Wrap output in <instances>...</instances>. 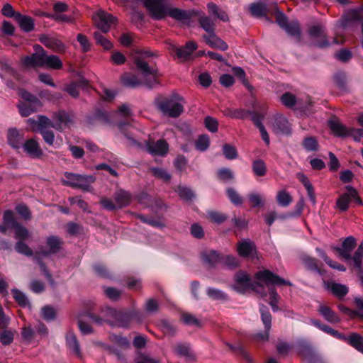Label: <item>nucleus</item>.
<instances>
[{"label":"nucleus","instance_id":"dca6fc26","mask_svg":"<svg viewBox=\"0 0 363 363\" xmlns=\"http://www.w3.org/2000/svg\"><path fill=\"white\" fill-rule=\"evenodd\" d=\"M146 150L152 155L164 156L169 151V145L163 139L156 142L149 140L146 143Z\"/></svg>","mask_w":363,"mask_h":363},{"label":"nucleus","instance_id":"aec40b11","mask_svg":"<svg viewBox=\"0 0 363 363\" xmlns=\"http://www.w3.org/2000/svg\"><path fill=\"white\" fill-rule=\"evenodd\" d=\"M273 130L276 134L290 135L291 128L289 122L285 117L279 116L275 118L274 123H273Z\"/></svg>","mask_w":363,"mask_h":363},{"label":"nucleus","instance_id":"423d86ee","mask_svg":"<svg viewBox=\"0 0 363 363\" xmlns=\"http://www.w3.org/2000/svg\"><path fill=\"white\" fill-rule=\"evenodd\" d=\"M345 190L346 191L338 197L335 203V208L340 212L347 211L350 204L352 201L358 206L362 204V201L359 196L357 191L353 186H346Z\"/></svg>","mask_w":363,"mask_h":363},{"label":"nucleus","instance_id":"3c124183","mask_svg":"<svg viewBox=\"0 0 363 363\" xmlns=\"http://www.w3.org/2000/svg\"><path fill=\"white\" fill-rule=\"evenodd\" d=\"M227 196L230 201L235 206H241L243 200L238 191L232 187H229L226 190Z\"/></svg>","mask_w":363,"mask_h":363},{"label":"nucleus","instance_id":"a18cd8bd","mask_svg":"<svg viewBox=\"0 0 363 363\" xmlns=\"http://www.w3.org/2000/svg\"><path fill=\"white\" fill-rule=\"evenodd\" d=\"M206 294L212 300L223 301L228 299V296L225 292L216 288L208 287L206 289Z\"/></svg>","mask_w":363,"mask_h":363},{"label":"nucleus","instance_id":"2f4dec72","mask_svg":"<svg viewBox=\"0 0 363 363\" xmlns=\"http://www.w3.org/2000/svg\"><path fill=\"white\" fill-rule=\"evenodd\" d=\"M66 343L68 348L75 354L78 357L82 358V352L79 343L77 340L76 335L72 331H69L66 335Z\"/></svg>","mask_w":363,"mask_h":363},{"label":"nucleus","instance_id":"680f3d73","mask_svg":"<svg viewBox=\"0 0 363 363\" xmlns=\"http://www.w3.org/2000/svg\"><path fill=\"white\" fill-rule=\"evenodd\" d=\"M206 128L211 133H216L218 129V121L212 116H206L204 119Z\"/></svg>","mask_w":363,"mask_h":363},{"label":"nucleus","instance_id":"b1692460","mask_svg":"<svg viewBox=\"0 0 363 363\" xmlns=\"http://www.w3.org/2000/svg\"><path fill=\"white\" fill-rule=\"evenodd\" d=\"M238 255L242 257H253L256 253L255 246L250 240H244L238 245Z\"/></svg>","mask_w":363,"mask_h":363},{"label":"nucleus","instance_id":"e433bc0d","mask_svg":"<svg viewBox=\"0 0 363 363\" xmlns=\"http://www.w3.org/2000/svg\"><path fill=\"white\" fill-rule=\"evenodd\" d=\"M347 344L363 354V336L357 333L349 335Z\"/></svg>","mask_w":363,"mask_h":363},{"label":"nucleus","instance_id":"72a5a7b5","mask_svg":"<svg viewBox=\"0 0 363 363\" xmlns=\"http://www.w3.org/2000/svg\"><path fill=\"white\" fill-rule=\"evenodd\" d=\"M63 66L62 62L60 57L55 55H47L45 53L44 67L52 69H60Z\"/></svg>","mask_w":363,"mask_h":363},{"label":"nucleus","instance_id":"79ce46f5","mask_svg":"<svg viewBox=\"0 0 363 363\" xmlns=\"http://www.w3.org/2000/svg\"><path fill=\"white\" fill-rule=\"evenodd\" d=\"M201 27L208 33V34L215 32L216 24L214 21L207 16H202L199 19Z\"/></svg>","mask_w":363,"mask_h":363},{"label":"nucleus","instance_id":"6e6d98bb","mask_svg":"<svg viewBox=\"0 0 363 363\" xmlns=\"http://www.w3.org/2000/svg\"><path fill=\"white\" fill-rule=\"evenodd\" d=\"M223 153L228 160H234L238 157V151L235 147L230 144L223 145Z\"/></svg>","mask_w":363,"mask_h":363},{"label":"nucleus","instance_id":"cd10ccee","mask_svg":"<svg viewBox=\"0 0 363 363\" xmlns=\"http://www.w3.org/2000/svg\"><path fill=\"white\" fill-rule=\"evenodd\" d=\"M121 83L129 88H136L144 84L143 79L141 80L138 76L130 72H125L121 77Z\"/></svg>","mask_w":363,"mask_h":363},{"label":"nucleus","instance_id":"f03ea898","mask_svg":"<svg viewBox=\"0 0 363 363\" xmlns=\"http://www.w3.org/2000/svg\"><path fill=\"white\" fill-rule=\"evenodd\" d=\"M150 50H138L133 55V62L137 72L141 75L144 84L149 89H152L159 84L160 77L158 69L150 65L147 58L154 56Z\"/></svg>","mask_w":363,"mask_h":363},{"label":"nucleus","instance_id":"bb28decb","mask_svg":"<svg viewBox=\"0 0 363 363\" xmlns=\"http://www.w3.org/2000/svg\"><path fill=\"white\" fill-rule=\"evenodd\" d=\"M41 105L40 101H38V103H35V101L20 102L18 104V108L21 116L27 117L36 112Z\"/></svg>","mask_w":363,"mask_h":363},{"label":"nucleus","instance_id":"9b49d317","mask_svg":"<svg viewBox=\"0 0 363 363\" xmlns=\"http://www.w3.org/2000/svg\"><path fill=\"white\" fill-rule=\"evenodd\" d=\"M255 278L266 285H287L292 286V284L287 280L284 279L281 277L274 274L268 269L259 271L255 274Z\"/></svg>","mask_w":363,"mask_h":363},{"label":"nucleus","instance_id":"ddd939ff","mask_svg":"<svg viewBox=\"0 0 363 363\" xmlns=\"http://www.w3.org/2000/svg\"><path fill=\"white\" fill-rule=\"evenodd\" d=\"M27 123L33 132H41L42 130L53 128L54 125L53 121L43 115H38L35 118H28Z\"/></svg>","mask_w":363,"mask_h":363},{"label":"nucleus","instance_id":"09e8293b","mask_svg":"<svg viewBox=\"0 0 363 363\" xmlns=\"http://www.w3.org/2000/svg\"><path fill=\"white\" fill-rule=\"evenodd\" d=\"M277 201L279 206L286 207L292 202V197L286 191L281 190L277 194Z\"/></svg>","mask_w":363,"mask_h":363},{"label":"nucleus","instance_id":"052dcab7","mask_svg":"<svg viewBox=\"0 0 363 363\" xmlns=\"http://www.w3.org/2000/svg\"><path fill=\"white\" fill-rule=\"evenodd\" d=\"M15 249L18 253L26 256H32L33 255V250L22 240H19L16 242Z\"/></svg>","mask_w":363,"mask_h":363},{"label":"nucleus","instance_id":"864d4df0","mask_svg":"<svg viewBox=\"0 0 363 363\" xmlns=\"http://www.w3.org/2000/svg\"><path fill=\"white\" fill-rule=\"evenodd\" d=\"M94 35L96 43L102 46L105 50H110L113 47L111 42L104 37L100 32H94Z\"/></svg>","mask_w":363,"mask_h":363},{"label":"nucleus","instance_id":"412c9836","mask_svg":"<svg viewBox=\"0 0 363 363\" xmlns=\"http://www.w3.org/2000/svg\"><path fill=\"white\" fill-rule=\"evenodd\" d=\"M317 311L324 320L330 323L335 324L340 321L339 315L325 304H320Z\"/></svg>","mask_w":363,"mask_h":363},{"label":"nucleus","instance_id":"13d9d810","mask_svg":"<svg viewBox=\"0 0 363 363\" xmlns=\"http://www.w3.org/2000/svg\"><path fill=\"white\" fill-rule=\"evenodd\" d=\"M176 191L179 194V197L186 201H191L194 197L193 191L185 186H178Z\"/></svg>","mask_w":363,"mask_h":363},{"label":"nucleus","instance_id":"0e129e2a","mask_svg":"<svg viewBox=\"0 0 363 363\" xmlns=\"http://www.w3.org/2000/svg\"><path fill=\"white\" fill-rule=\"evenodd\" d=\"M208 216L210 220L216 224H220L227 219V216L225 214L215 211L208 212Z\"/></svg>","mask_w":363,"mask_h":363},{"label":"nucleus","instance_id":"f8f14e48","mask_svg":"<svg viewBox=\"0 0 363 363\" xmlns=\"http://www.w3.org/2000/svg\"><path fill=\"white\" fill-rule=\"evenodd\" d=\"M308 34L312 38L320 39V41L315 43L318 47L323 48L330 45L325 32V27L321 24H316L310 26L308 28Z\"/></svg>","mask_w":363,"mask_h":363},{"label":"nucleus","instance_id":"338daca9","mask_svg":"<svg viewBox=\"0 0 363 363\" xmlns=\"http://www.w3.org/2000/svg\"><path fill=\"white\" fill-rule=\"evenodd\" d=\"M363 259V242L360 243L358 248L356 250L352 260L355 267H359L360 264H362Z\"/></svg>","mask_w":363,"mask_h":363},{"label":"nucleus","instance_id":"4468645a","mask_svg":"<svg viewBox=\"0 0 363 363\" xmlns=\"http://www.w3.org/2000/svg\"><path fill=\"white\" fill-rule=\"evenodd\" d=\"M94 21L97 28L104 33L109 31L111 26L116 21V18L104 11H100L94 16Z\"/></svg>","mask_w":363,"mask_h":363},{"label":"nucleus","instance_id":"f3484780","mask_svg":"<svg viewBox=\"0 0 363 363\" xmlns=\"http://www.w3.org/2000/svg\"><path fill=\"white\" fill-rule=\"evenodd\" d=\"M234 279L235 284L233 286V288L235 291L240 294L245 293L251 286V279L250 276L242 271L237 272L235 275Z\"/></svg>","mask_w":363,"mask_h":363},{"label":"nucleus","instance_id":"5701e85b","mask_svg":"<svg viewBox=\"0 0 363 363\" xmlns=\"http://www.w3.org/2000/svg\"><path fill=\"white\" fill-rule=\"evenodd\" d=\"M22 147L25 152L33 158H40L43 155V151L35 139L27 140Z\"/></svg>","mask_w":363,"mask_h":363},{"label":"nucleus","instance_id":"49530a36","mask_svg":"<svg viewBox=\"0 0 363 363\" xmlns=\"http://www.w3.org/2000/svg\"><path fill=\"white\" fill-rule=\"evenodd\" d=\"M303 148L308 152L317 151L318 150V143L315 137H306L302 141Z\"/></svg>","mask_w":363,"mask_h":363},{"label":"nucleus","instance_id":"0eeeda50","mask_svg":"<svg viewBox=\"0 0 363 363\" xmlns=\"http://www.w3.org/2000/svg\"><path fill=\"white\" fill-rule=\"evenodd\" d=\"M65 177L66 178V180H63L65 185L75 189H80L84 191H89L90 185L94 182L93 176L65 172Z\"/></svg>","mask_w":363,"mask_h":363},{"label":"nucleus","instance_id":"a211bd4d","mask_svg":"<svg viewBox=\"0 0 363 363\" xmlns=\"http://www.w3.org/2000/svg\"><path fill=\"white\" fill-rule=\"evenodd\" d=\"M172 50L175 52L178 59L182 61H186L190 59L192 53L197 48V45L192 41H189L184 46L177 47L175 45H171Z\"/></svg>","mask_w":363,"mask_h":363},{"label":"nucleus","instance_id":"a878e982","mask_svg":"<svg viewBox=\"0 0 363 363\" xmlns=\"http://www.w3.org/2000/svg\"><path fill=\"white\" fill-rule=\"evenodd\" d=\"M203 38L206 43L213 48H216L222 51H225L228 48L227 43L218 38L216 35L215 32L211 33L208 35H204Z\"/></svg>","mask_w":363,"mask_h":363},{"label":"nucleus","instance_id":"4c0bfd02","mask_svg":"<svg viewBox=\"0 0 363 363\" xmlns=\"http://www.w3.org/2000/svg\"><path fill=\"white\" fill-rule=\"evenodd\" d=\"M252 169L254 174L257 177H264L267 172L266 163L261 159L252 161Z\"/></svg>","mask_w":363,"mask_h":363},{"label":"nucleus","instance_id":"58836bf2","mask_svg":"<svg viewBox=\"0 0 363 363\" xmlns=\"http://www.w3.org/2000/svg\"><path fill=\"white\" fill-rule=\"evenodd\" d=\"M202 257L204 262L210 267H214L218 263L221 262L222 258L216 251H210L208 252L203 253L202 254Z\"/></svg>","mask_w":363,"mask_h":363},{"label":"nucleus","instance_id":"603ef678","mask_svg":"<svg viewBox=\"0 0 363 363\" xmlns=\"http://www.w3.org/2000/svg\"><path fill=\"white\" fill-rule=\"evenodd\" d=\"M41 316L45 320L50 322L55 319L56 311L53 307L45 306L41 309Z\"/></svg>","mask_w":363,"mask_h":363},{"label":"nucleus","instance_id":"e2e57ef3","mask_svg":"<svg viewBox=\"0 0 363 363\" xmlns=\"http://www.w3.org/2000/svg\"><path fill=\"white\" fill-rule=\"evenodd\" d=\"M218 179L223 182L232 180L234 178L233 171L228 168H221L217 172Z\"/></svg>","mask_w":363,"mask_h":363},{"label":"nucleus","instance_id":"39448f33","mask_svg":"<svg viewBox=\"0 0 363 363\" xmlns=\"http://www.w3.org/2000/svg\"><path fill=\"white\" fill-rule=\"evenodd\" d=\"M143 320V313L135 309L117 311L115 327L128 328L135 323H141Z\"/></svg>","mask_w":363,"mask_h":363},{"label":"nucleus","instance_id":"c85d7f7f","mask_svg":"<svg viewBox=\"0 0 363 363\" xmlns=\"http://www.w3.org/2000/svg\"><path fill=\"white\" fill-rule=\"evenodd\" d=\"M8 143L14 149H19L23 145L24 138L16 128H11L8 131Z\"/></svg>","mask_w":363,"mask_h":363},{"label":"nucleus","instance_id":"f257e3e1","mask_svg":"<svg viewBox=\"0 0 363 363\" xmlns=\"http://www.w3.org/2000/svg\"><path fill=\"white\" fill-rule=\"evenodd\" d=\"M144 6L154 20H161L167 16L177 21H189L196 14L194 10H183L175 7H169L167 0H141Z\"/></svg>","mask_w":363,"mask_h":363},{"label":"nucleus","instance_id":"8fccbe9b","mask_svg":"<svg viewBox=\"0 0 363 363\" xmlns=\"http://www.w3.org/2000/svg\"><path fill=\"white\" fill-rule=\"evenodd\" d=\"M3 223L10 228H14L18 223L16 220L13 213L11 210H7L3 214Z\"/></svg>","mask_w":363,"mask_h":363},{"label":"nucleus","instance_id":"20e7f679","mask_svg":"<svg viewBox=\"0 0 363 363\" xmlns=\"http://www.w3.org/2000/svg\"><path fill=\"white\" fill-rule=\"evenodd\" d=\"M184 99L177 94L169 97H160L155 100L158 109L165 116L177 118L184 111Z\"/></svg>","mask_w":363,"mask_h":363},{"label":"nucleus","instance_id":"9d476101","mask_svg":"<svg viewBox=\"0 0 363 363\" xmlns=\"http://www.w3.org/2000/svg\"><path fill=\"white\" fill-rule=\"evenodd\" d=\"M38 40L45 47L55 52L61 54L66 50L65 44L55 34H41Z\"/></svg>","mask_w":363,"mask_h":363},{"label":"nucleus","instance_id":"1a4fd4ad","mask_svg":"<svg viewBox=\"0 0 363 363\" xmlns=\"http://www.w3.org/2000/svg\"><path fill=\"white\" fill-rule=\"evenodd\" d=\"M35 52L26 55L21 59L22 64L26 67H44V57L45 50L40 45H33Z\"/></svg>","mask_w":363,"mask_h":363},{"label":"nucleus","instance_id":"37998d69","mask_svg":"<svg viewBox=\"0 0 363 363\" xmlns=\"http://www.w3.org/2000/svg\"><path fill=\"white\" fill-rule=\"evenodd\" d=\"M250 11L252 16L259 18L266 16L267 7L261 3H253L250 6Z\"/></svg>","mask_w":363,"mask_h":363},{"label":"nucleus","instance_id":"4d7b16f0","mask_svg":"<svg viewBox=\"0 0 363 363\" xmlns=\"http://www.w3.org/2000/svg\"><path fill=\"white\" fill-rule=\"evenodd\" d=\"M150 172L155 177L164 182H169L171 179V175L162 168L151 167Z\"/></svg>","mask_w":363,"mask_h":363},{"label":"nucleus","instance_id":"774afa93","mask_svg":"<svg viewBox=\"0 0 363 363\" xmlns=\"http://www.w3.org/2000/svg\"><path fill=\"white\" fill-rule=\"evenodd\" d=\"M249 201L253 208L261 206L264 204V199L257 193H251L248 194Z\"/></svg>","mask_w":363,"mask_h":363},{"label":"nucleus","instance_id":"c756f323","mask_svg":"<svg viewBox=\"0 0 363 363\" xmlns=\"http://www.w3.org/2000/svg\"><path fill=\"white\" fill-rule=\"evenodd\" d=\"M15 21L18 23L19 27L24 32L28 33L34 29V21L30 16L17 13Z\"/></svg>","mask_w":363,"mask_h":363},{"label":"nucleus","instance_id":"c9c22d12","mask_svg":"<svg viewBox=\"0 0 363 363\" xmlns=\"http://www.w3.org/2000/svg\"><path fill=\"white\" fill-rule=\"evenodd\" d=\"M298 352L305 358L313 359L315 357V351L312 346L306 341H299L298 342Z\"/></svg>","mask_w":363,"mask_h":363},{"label":"nucleus","instance_id":"7c9ffc66","mask_svg":"<svg viewBox=\"0 0 363 363\" xmlns=\"http://www.w3.org/2000/svg\"><path fill=\"white\" fill-rule=\"evenodd\" d=\"M329 127L334 135L338 137L351 136V128L347 129L338 121L331 120L328 123Z\"/></svg>","mask_w":363,"mask_h":363},{"label":"nucleus","instance_id":"f704fd0d","mask_svg":"<svg viewBox=\"0 0 363 363\" xmlns=\"http://www.w3.org/2000/svg\"><path fill=\"white\" fill-rule=\"evenodd\" d=\"M113 198L116 203L117 208H121L128 206L130 201V194L121 189L115 192Z\"/></svg>","mask_w":363,"mask_h":363},{"label":"nucleus","instance_id":"ea45409f","mask_svg":"<svg viewBox=\"0 0 363 363\" xmlns=\"http://www.w3.org/2000/svg\"><path fill=\"white\" fill-rule=\"evenodd\" d=\"M281 102L288 108H294L296 105L300 106V101L296 99L295 95L290 92L283 94L280 98ZM301 108V106H298Z\"/></svg>","mask_w":363,"mask_h":363},{"label":"nucleus","instance_id":"bf43d9fd","mask_svg":"<svg viewBox=\"0 0 363 363\" xmlns=\"http://www.w3.org/2000/svg\"><path fill=\"white\" fill-rule=\"evenodd\" d=\"M13 229L15 230L16 239L23 240L28 239L30 236L28 230L19 223Z\"/></svg>","mask_w":363,"mask_h":363},{"label":"nucleus","instance_id":"c03bdc74","mask_svg":"<svg viewBox=\"0 0 363 363\" xmlns=\"http://www.w3.org/2000/svg\"><path fill=\"white\" fill-rule=\"evenodd\" d=\"M259 311L261 313V319L264 325V328L267 330H269L272 325V315L264 305H261L259 307Z\"/></svg>","mask_w":363,"mask_h":363},{"label":"nucleus","instance_id":"6ab92c4d","mask_svg":"<svg viewBox=\"0 0 363 363\" xmlns=\"http://www.w3.org/2000/svg\"><path fill=\"white\" fill-rule=\"evenodd\" d=\"M53 128L62 131L69 123L72 122V116L64 111H58L52 116Z\"/></svg>","mask_w":363,"mask_h":363},{"label":"nucleus","instance_id":"4be33fe9","mask_svg":"<svg viewBox=\"0 0 363 363\" xmlns=\"http://www.w3.org/2000/svg\"><path fill=\"white\" fill-rule=\"evenodd\" d=\"M324 286L338 298H342L348 293L347 286L335 281H324Z\"/></svg>","mask_w":363,"mask_h":363},{"label":"nucleus","instance_id":"2eb2a0df","mask_svg":"<svg viewBox=\"0 0 363 363\" xmlns=\"http://www.w3.org/2000/svg\"><path fill=\"white\" fill-rule=\"evenodd\" d=\"M356 245L355 238L352 236H349L344 240L341 247H335L334 249L339 253L342 258L348 261L352 259L351 252L356 247Z\"/></svg>","mask_w":363,"mask_h":363},{"label":"nucleus","instance_id":"393cba45","mask_svg":"<svg viewBox=\"0 0 363 363\" xmlns=\"http://www.w3.org/2000/svg\"><path fill=\"white\" fill-rule=\"evenodd\" d=\"M173 350L178 356L185 357L187 360H196V356L189 343L179 342L173 347Z\"/></svg>","mask_w":363,"mask_h":363},{"label":"nucleus","instance_id":"7ed1b4c3","mask_svg":"<svg viewBox=\"0 0 363 363\" xmlns=\"http://www.w3.org/2000/svg\"><path fill=\"white\" fill-rule=\"evenodd\" d=\"M46 246L39 247L34 255V260L39 264L40 269L50 284H54L52 276L48 269L45 264L42 261L41 257H48L58 253L63 247V240L57 235H50L46 238Z\"/></svg>","mask_w":363,"mask_h":363},{"label":"nucleus","instance_id":"473e14b6","mask_svg":"<svg viewBox=\"0 0 363 363\" xmlns=\"http://www.w3.org/2000/svg\"><path fill=\"white\" fill-rule=\"evenodd\" d=\"M223 113L228 117L235 119H245L252 113L251 111L243 108H227L223 111Z\"/></svg>","mask_w":363,"mask_h":363},{"label":"nucleus","instance_id":"de8ad7c7","mask_svg":"<svg viewBox=\"0 0 363 363\" xmlns=\"http://www.w3.org/2000/svg\"><path fill=\"white\" fill-rule=\"evenodd\" d=\"M138 218L143 223H147L152 227L162 228L165 226L164 221L161 218H155L145 216L143 215H138Z\"/></svg>","mask_w":363,"mask_h":363},{"label":"nucleus","instance_id":"a19ab883","mask_svg":"<svg viewBox=\"0 0 363 363\" xmlns=\"http://www.w3.org/2000/svg\"><path fill=\"white\" fill-rule=\"evenodd\" d=\"M284 30L291 36L296 37L298 40H301V29L297 21H290Z\"/></svg>","mask_w":363,"mask_h":363},{"label":"nucleus","instance_id":"5fc2aeb1","mask_svg":"<svg viewBox=\"0 0 363 363\" xmlns=\"http://www.w3.org/2000/svg\"><path fill=\"white\" fill-rule=\"evenodd\" d=\"M210 145V139L207 135H201L196 141L195 146L196 150L203 152L206 150Z\"/></svg>","mask_w":363,"mask_h":363},{"label":"nucleus","instance_id":"6e6552de","mask_svg":"<svg viewBox=\"0 0 363 363\" xmlns=\"http://www.w3.org/2000/svg\"><path fill=\"white\" fill-rule=\"evenodd\" d=\"M88 317L97 325L108 323L112 327H115V320L117 315V310L111 307H104L101 308L100 315H96L92 313L87 314Z\"/></svg>","mask_w":363,"mask_h":363},{"label":"nucleus","instance_id":"69168bd1","mask_svg":"<svg viewBox=\"0 0 363 363\" xmlns=\"http://www.w3.org/2000/svg\"><path fill=\"white\" fill-rule=\"evenodd\" d=\"M104 294L112 301H118L121 296V291L114 287H104Z\"/></svg>","mask_w":363,"mask_h":363}]
</instances>
